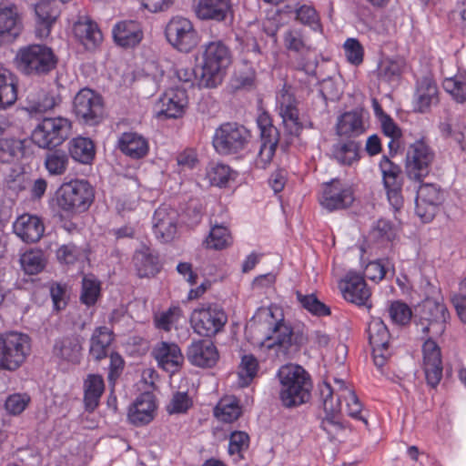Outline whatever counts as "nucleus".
<instances>
[{
  "label": "nucleus",
  "mask_w": 466,
  "mask_h": 466,
  "mask_svg": "<svg viewBox=\"0 0 466 466\" xmlns=\"http://www.w3.org/2000/svg\"><path fill=\"white\" fill-rule=\"evenodd\" d=\"M196 15L201 20L222 22L232 14L230 0H199L195 7Z\"/></svg>",
  "instance_id": "obj_30"
},
{
  "label": "nucleus",
  "mask_w": 466,
  "mask_h": 466,
  "mask_svg": "<svg viewBox=\"0 0 466 466\" xmlns=\"http://www.w3.org/2000/svg\"><path fill=\"white\" fill-rule=\"evenodd\" d=\"M250 444L249 435L243 431H234L229 434L228 453L233 462L238 463L245 460V452Z\"/></svg>",
  "instance_id": "obj_44"
},
{
  "label": "nucleus",
  "mask_w": 466,
  "mask_h": 466,
  "mask_svg": "<svg viewBox=\"0 0 466 466\" xmlns=\"http://www.w3.org/2000/svg\"><path fill=\"white\" fill-rule=\"evenodd\" d=\"M14 63L22 75L41 78L56 68L58 57L46 45L32 44L17 50Z\"/></svg>",
  "instance_id": "obj_1"
},
{
  "label": "nucleus",
  "mask_w": 466,
  "mask_h": 466,
  "mask_svg": "<svg viewBox=\"0 0 466 466\" xmlns=\"http://www.w3.org/2000/svg\"><path fill=\"white\" fill-rule=\"evenodd\" d=\"M30 353L31 339L28 335L16 331L0 333V370H17Z\"/></svg>",
  "instance_id": "obj_5"
},
{
  "label": "nucleus",
  "mask_w": 466,
  "mask_h": 466,
  "mask_svg": "<svg viewBox=\"0 0 466 466\" xmlns=\"http://www.w3.org/2000/svg\"><path fill=\"white\" fill-rule=\"evenodd\" d=\"M60 103V98L50 90L34 88L27 92L25 110L28 113H45Z\"/></svg>",
  "instance_id": "obj_29"
},
{
  "label": "nucleus",
  "mask_w": 466,
  "mask_h": 466,
  "mask_svg": "<svg viewBox=\"0 0 466 466\" xmlns=\"http://www.w3.org/2000/svg\"><path fill=\"white\" fill-rule=\"evenodd\" d=\"M442 199V192L437 185L431 183L420 185L415 200L416 214L423 222L431 221Z\"/></svg>",
  "instance_id": "obj_19"
},
{
  "label": "nucleus",
  "mask_w": 466,
  "mask_h": 466,
  "mask_svg": "<svg viewBox=\"0 0 466 466\" xmlns=\"http://www.w3.org/2000/svg\"><path fill=\"white\" fill-rule=\"evenodd\" d=\"M73 112L79 121L86 125L96 126L104 118L103 97L90 88H82L74 97Z\"/></svg>",
  "instance_id": "obj_9"
},
{
  "label": "nucleus",
  "mask_w": 466,
  "mask_h": 466,
  "mask_svg": "<svg viewBox=\"0 0 466 466\" xmlns=\"http://www.w3.org/2000/svg\"><path fill=\"white\" fill-rule=\"evenodd\" d=\"M177 212L167 207L158 208L153 216V228L157 233H172L177 230Z\"/></svg>",
  "instance_id": "obj_46"
},
{
  "label": "nucleus",
  "mask_w": 466,
  "mask_h": 466,
  "mask_svg": "<svg viewBox=\"0 0 466 466\" xmlns=\"http://www.w3.org/2000/svg\"><path fill=\"white\" fill-rule=\"evenodd\" d=\"M257 124L260 130L261 139L279 138V133L272 125L271 118L268 113H261L257 118Z\"/></svg>",
  "instance_id": "obj_64"
},
{
  "label": "nucleus",
  "mask_w": 466,
  "mask_h": 466,
  "mask_svg": "<svg viewBox=\"0 0 466 466\" xmlns=\"http://www.w3.org/2000/svg\"><path fill=\"white\" fill-rule=\"evenodd\" d=\"M249 137V132L237 123L221 125L215 132L213 146L220 155H230L242 150Z\"/></svg>",
  "instance_id": "obj_11"
},
{
  "label": "nucleus",
  "mask_w": 466,
  "mask_h": 466,
  "mask_svg": "<svg viewBox=\"0 0 466 466\" xmlns=\"http://www.w3.org/2000/svg\"><path fill=\"white\" fill-rule=\"evenodd\" d=\"M22 14L16 5L0 3V45L13 43L23 31Z\"/></svg>",
  "instance_id": "obj_18"
},
{
  "label": "nucleus",
  "mask_w": 466,
  "mask_h": 466,
  "mask_svg": "<svg viewBox=\"0 0 466 466\" xmlns=\"http://www.w3.org/2000/svg\"><path fill=\"white\" fill-rule=\"evenodd\" d=\"M278 378L280 382L279 400L284 407H296L309 400L311 380L301 366L283 365L278 371Z\"/></svg>",
  "instance_id": "obj_2"
},
{
  "label": "nucleus",
  "mask_w": 466,
  "mask_h": 466,
  "mask_svg": "<svg viewBox=\"0 0 466 466\" xmlns=\"http://www.w3.org/2000/svg\"><path fill=\"white\" fill-rule=\"evenodd\" d=\"M114 339L115 334L109 328L106 326L96 328L90 338L89 355L96 361L106 359Z\"/></svg>",
  "instance_id": "obj_33"
},
{
  "label": "nucleus",
  "mask_w": 466,
  "mask_h": 466,
  "mask_svg": "<svg viewBox=\"0 0 466 466\" xmlns=\"http://www.w3.org/2000/svg\"><path fill=\"white\" fill-rule=\"evenodd\" d=\"M23 270L27 275H36L46 267V260L41 250H29L20 258Z\"/></svg>",
  "instance_id": "obj_50"
},
{
  "label": "nucleus",
  "mask_w": 466,
  "mask_h": 466,
  "mask_svg": "<svg viewBox=\"0 0 466 466\" xmlns=\"http://www.w3.org/2000/svg\"><path fill=\"white\" fill-rule=\"evenodd\" d=\"M434 154L423 140L411 144L406 156V173L410 179L421 181L430 173Z\"/></svg>",
  "instance_id": "obj_13"
},
{
  "label": "nucleus",
  "mask_w": 466,
  "mask_h": 466,
  "mask_svg": "<svg viewBox=\"0 0 466 466\" xmlns=\"http://www.w3.org/2000/svg\"><path fill=\"white\" fill-rule=\"evenodd\" d=\"M100 296L101 282L94 275H85L82 279L80 302L86 307H92Z\"/></svg>",
  "instance_id": "obj_47"
},
{
  "label": "nucleus",
  "mask_w": 466,
  "mask_h": 466,
  "mask_svg": "<svg viewBox=\"0 0 466 466\" xmlns=\"http://www.w3.org/2000/svg\"><path fill=\"white\" fill-rule=\"evenodd\" d=\"M105 391V382L101 375L89 374L84 380V406L86 411H94L100 403Z\"/></svg>",
  "instance_id": "obj_36"
},
{
  "label": "nucleus",
  "mask_w": 466,
  "mask_h": 466,
  "mask_svg": "<svg viewBox=\"0 0 466 466\" xmlns=\"http://www.w3.org/2000/svg\"><path fill=\"white\" fill-rule=\"evenodd\" d=\"M157 404L149 392L140 394L128 410V420L135 426H143L153 420Z\"/></svg>",
  "instance_id": "obj_27"
},
{
  "label": "nucleus",
  "mask_w": 466,
  "mask_h": 466,
  "mask_svg": "<svg viewBox=\"0 0 466 466\" xmlns=\"http://www.w3.org/2000/svg\"><path fill=\"white\" fill-rule=\"evenodd\" d=\"M443 88L458 103L466 102V75L458 74L443 81Z\"/></svg>",
  "instance_id": "obj_54"
},
{
  "label": "nucleus",
  "mask_w": 466,
  "mask_h": 466,
  "mask_svg": "<svg viewBox=\"0 0 466 466\" xmlns=\"http://www.w3.org/2000/svg\"><path fill=\"white\" fill-rule=\"evenodd\" d=\"M166 37L170 45L181 52L191 51L198 43L192 23L181 16L173 17L167 25Z\"/></svg>",
  "instance_id": "obj_12"
},
{
  "label": "nucleus",
  "mask_w": 466,
  "mask_h": 466,
  "mask_svg": "<svg viewBox=\"0 0 466 466\" xmlns=\"http://www.w3.org/2000/svg\"><path fill=\"white\" fill-rule=\"evenodd\" d=\"M297 297L301 306L312 315L318 317H326L330 315L331 311L329 307L319 300L314 294L302 295L298 292Z\"/></svg>",
  "instance_id": "obj_59"
},
{
  "label": "nucleus",
  "mask_w": 466,
  "mask_h": 466,
  "mask_svg": "<svg viewBox=\"0 0 466 466\" xmlns=\"http://www.w3.org/2000/svg\"><path fill=\"white\" fill-rule=\"evenodd\" d=\"M16 99V78L9 70L0 66V109L14 105Z\"/></svg>",
  "instance_id": "obj_40"
},
{
  "label": "nucleus",
  "mask_w": 466,
  "mask_h": 466,
  "mask_svg": "<svg viewBox=\"0 0 466 466\" xmlns=\"http://www.w3.org/2000/svg\"><path fill=\"white\" fill-rule=\"evenodd\" d=\"M187 356L192 365L200 368L215 366L219 358L215 344L207 339L193 341L187 349Z\"/></svg>",
  "instance_id": "obj_25"
},
{
  "label": "nucleus",
  "mask_w": 466,
  "mask_h": 466,
  "mask_svg": "<svg viewBox=\"0 0 466 466\" xmlns=\"http://www.w3.org/2000/svg\"><path fill=\"white\" fill-rule=\"evenodd\" d=\"M69 158L66 152L57 149L49 151L45 157V167L52 176H61L66 173Z\"/></svg>",
  "instance_id": "obj_48"
},
{
  "label": "nucleus",
  "mask_w": 466,
  "mask_h": 466,
  "mask_svg": "<svg viewBox=\"0 0 466 466\" xmlns=\"http://www.w3.org/2000/svg\"><path fill=\"white\" fill-rule=\"evenodd\" d=\"M71 129V121L66 117H45L35 127L32 140L41 148L52 149L69 137Z\"/></svg>",
  "instance_id": "obj_6"
},
{
  "label": "nucleus",
  "mask_w": 466,
  "mask_h": 466,
  "mask_svg": "<svg viewBox=\"0 0 466 466\" xmlns=\"http://www.w3.org/2000/svg\"><path fill=\"white\" fill-rule=\"evenodd\" d=\"M151 354L157 361V367L170 374L177 372L184 363L181 349L174 342L160 341L157 343Z\"/></svg>",
  "instance_id": "obj_22"
},
{
  "label": "nucleus",
  "mask_w": 466,
  "mask_h": 466,
  "mask_svg": "<svg viewBox=\"0 0 466 466\" xmlns=\"http://www.w3.org/2000/svg\"><path fill=\"white\" fill-rule=\"evenodd\" d=\"M279 114L289 134L299 136L305 125L304 121L299 116L296 103L291 101L290 96L288 97L287 101L281 103Z\"/></svg>",
  "instance_id": "obj_39"
},
{
  "label": "nucleus",
  "mask_w": 466,
  "mask_h": 466,
  "mask_svg": "<svg viewBox=\"0 0 466 466\" xmlns=\"http://www.w3.org/2000/svg\"><path fill=\"white\" fill-rule=\"evenodd\" d=\"M258 370V360L254 355H243L238 367V386L239 388L248 387L257 377Z\"/></svg>",
  "instance_id": "obj_43"
},
{
  "label": "nucleus",
  "mask_w": 466,
  "mask_h": 466,
  "mask_svg": "<svg viewBox=\"0 0 466 466\" xmlns=\"http://www.w3.org/2000/svg\"><path fill=\"white\" fill-rule=\"evenodd\" d=\"M242 414L239 401L233 396H226L218 402L214 409L215 417L223 422L231 423Z\"/></svg>",
  "instance_id": "obj_41"
},
{
  "label": "nucleus",
  "mask_w": 466,
  "mask_h": 466,
  "mask_svg": "<svg viewBox=\"0 0 466 466\" xmlns=\"http://www.w3.org/2000/svg\"><path fill=\"white\" fill-rule=\"evenodd\" d=\"M320 395L323 400L324 416L321 418L319 426L332 440L343 430L340 420L341 406L339 399H335L334 389L329 383L324 382L320 388Z\"/></svg>",
  "instance_id": "obj_14"
},
{
  "label": "nucleus",
  "mask_w": 466,
  "mask_h": 466,
  "mask_svg": "<svg viewBox=\"0 0 466 466\" xmlns=\"http://www.w3.org/2000/svg\"><path fill=\"white\" fill-rule=\"evenodd\" d=\"M380 168L382 173L384 187L402 186L401 168L384 156L380 162Z\"/></svg>",
  "instance_id": "obj_49"
},
{
  "label": "nucleus",
  "mask_w": 466,
  "mask_h": 466,
  "mask_svg": "<svg viewBox=\"0 0 466 466\" xmlns=\"http://www.w3.org/2000/svg\"><path fill=\"white\" fill-rule=\"evenodd\" d=\"M448 317V309L442 302L427 299L420 306L416 326L425 337H441L445 331Z\"/></svg>",
  "instance_id": "obj_8"
},
{
  "label": "nucleus",
  "mask_w": 466,
  "mask_h": 466,
  "mask_svg": "<svg viewBox=\"0 0 466 466\" xmlns=\"http://www.w3.org/2000/svg\"><path fill=\"white\" fill-rule=\"evenodd\" d=\"M24 155V142L17 138L0 139V158L4 162H9L15 157Z\"/></svg>",
  "instance_id": "obj_58"
},
{
  "label": "nucleus",
  "mask_w": 466,
  "mask_h": 466,
  "mask_svg": "<svg viewBox=\"0 0 466 466\" xmlns=\"http://www.w3.org/2000/svg\"><path fill=\"white\" fill-rule=\"evenodd\" d=\"M391 271L394 274V267L388 259H378L370 262L365 268V276L374 282H380L386 278L387 273Z\"/></svg>",
  "instance_id": "obj_56"
},
{
  "label": "nucleus",
  "mask_w": 466,
  "mask_h": 466,
  "mask_svg": "<svg viewBox=\"0 0 466 466\" xmlns=\"http://www.w3.org/2000/svg\"><path fill=\"white\" fill-rule=\"evenodd\" d=\"M189 321L196 333L211 337L222 330L228 321V316L221 308L208 304L195 309Z\"/></svg>",
  "instance_id": "obj_10"
},
{
  "label": "nucleus",
  "mask_w": 466,
  "mask_h": 466,
  "mask_svg": "<svg viewBox=\"0 0 466 466\" xmlns=\"http://www.w3.org/2000/svg\"><path fill=\"white\" fill-rule=\"evenodd\" d=\"M230 63L229 48L222 41L208 43L203 53L200 85L205 87H216L222 82L224 70Z\"/></svg>",
  "instance_id": "obj_4"
},
{
  "label": "nucleus",
  "mask_w": 466,
  "mask_h": 466,
  "mask_svg": "<svg viewBox=\"0 0 466 466\" xmlns=\"http://www.w3.org/2000/svg\"><path fill=\"white\" fill-rule=\"evenodd\" d=\"M188 98L185 88L171 87L165 91L156 104L157 116L177 118L182 116L187 106Z\"/></svg>",
  "instance_id": "obj_20"
},
{
  "label": "nucleus",
  "mask_w": 466,
  "mask_h": 466,
  "mask_svg": "<svg viewBox=\"0 0 466 466\" xmlns=\"http://www.w3.org/2000/svg\"><path fill=\"white\" fill-rule=\"evenodd\" d=\"M95 198L88 181L76 179L64 183L57 191V204L66 211H86Z\"/></svg>",
  "instance_id": "obj_7"
},
{
  "label": "nucleus",
  "mask_w": 466,
  "mask_h": 466,
  "mask_svg": "<svg viewBox=\"0 0 466 466\" xmlns=\"http://www.w3.org/2000/svg\"><path fill=\"white\" fill-rule=\"evenodd\" d=\"M279 138L275 139H261L260 149L258 155L256 164L261 168L270 163L278 146Z\"/></svg>",
  "instance_id": "obj_63"
},
{
  "label": "nucleus",
  "mask_w": 466,
  "mask_h": 466,
  "mask_svg": "<svg viewBox=\"0 0 466 466\" xmlns=\"http://www.w3.org/2000/svg\"><path fill=\"white\" fill-rule=\"evenodd\" d=\"M436 338L427 337L422 345V370L427 384L431 388L439 385L443 371L441 350L434 340Z\"/></svg>",
  "instance_id": "obj_17"
},
{
  "label": "nucleus",
  "mask_w": 466,
  "mask_h": 466,
  "mask_svg": "<svg viewBox=\"0 0 466 466\" xmlns=\"http://www.w3.org/2000/svg\"><path fill=\"white\" fill-rule=\"evenodd\" d=\"M133 262L139 278L155 277L162 268L158 254L149 247L137 250L133 257Z\"/></svg>",
  "instance_id": "obj_32"
},
{
  "label": "nucleus",
  "mask_w": 466,
  "mask_h": 466,
  "mask_svg": "<svg viewBox=\"0 0 466 466\" xmlns=\"http://www.w3.org/2000/svg\"><path fill=\"white\" fill-rule=\"evenodd\" d=\"M284 46L299 58L298 66L307 74H313L318 62L311 47L307 44L303 34L298 29H289L283 36Z\"/></svg>",
  "instance_id": "obj_16"
},
{
  "label": "nucleus",
  "mask_w": 466,
  "mask_h": 466,
  "mask_svg": "<svg viewBox=\"0 0 466 466\" xmlns=\"http://www.w3.org/2000/svg\"><path fill=\"white\" fill-rule=\"evenodd\" d=\"M415 96L416 110L420 113L427 112L431 106L439 103L437 86L428 77L418 82Z\"/></svg>",
  "instance_id": "obj_37"
},
{
  "label": "nucleus",
  "mask_w": 466,
  "mask_h": 466,
  "mask_svg": "<svg viewBox=\"0 0 466 466\" xmlns=\"http://www.w3.org/2000/svg\"><path fill=\"white\" fill-rule=\"evenodd\" d=\"M117 147L121 152L134 159H139L148 152L146 138L135 132L123 133L118 138Z\"/></svg>",
  "instance_id": "obj_35"
},
{
  "label": "nucleus",
  "mask_w": 466,
  "mask_h": 466,
  "mask_svg": "<svg viewBox=\"0 0 466 466\" xmlns=\"http://www.w3.org/2000/svg\"><path fill=\"white\" fill-rule=\"evenodd\" d=\"M76 37L87 50L95 49L102 42V33L97 25L90 20L78 21L74 25Z\"/></svg>",
  "instance_id": "obj_38"
},
{
  "label": "nucleus",
  "mask_w": 466,
  "mask_h": 466,
  "mask_svg": "<svg viewBox=\"0 0 466 466\" xmlns=\"http://www.w3.org/2000/svg\"><path fill=\"white\" fill-rule=\"evenodd\" d=\"M343 298L357 306H367L371 296L364 278L356 272L350 271L339 282Z\"/></svg>",
  "instance_id": "obj_23"
},
{
  "label": "nucleus",
  "mask_w": 466,
  "mask_h": 466,
  "mask_svg": "<svg viewBox=\"0 0 466 466\" xmlns=\"http://www.w3.org/2000/svg\"><path fill=\"white\" fill-rule=\"evenodd\" d=\"M193 405V400L187 392L177 391L174 393L167 410L169 414L186 413Z\"/></svg>",
  "instance_id": "obj_61"
},
{
  "label": "nucleus",
  "mask_w": 466,
  "mask_h": 466,
  "mask_svg": "<svg viewBox=\"0 0 466 466\" xmlns=\"http://www.w3.org/2000/svg\"><path fill=\"white\" fill-rule=\"evenodd\" d=\"M241 52L242 60L245 64H249L251 66H260L264 56L256 38L247 37L245 40H243Z\"/></svg>",
  "instance_id": "obj_57"
},
{
  "label": "nucleus",
  "mask_w": 466,
  "mask_h": 466,
  "mask_svg": "<svg viewBox=\"0 0 466 466\" xmlns=\"http://www.w3.org/2000/svg\"><path fill=\"white\" fill-rule=\"evenodd\" d=\"M14 233H44L45 226L42 219L35 215L23 214L13 225Z\"/></svg>",
  "instance_id": "obj_51"
},
{
  "label": "nucleus",
  "mask_w": 466,
  "mask_h": 466,
  "mask_svg": "<svg viewBox=\"0 0 466 466\" xmlns=\"http://www.w3.org/2000/svg\"><path fill=\"white\" fill-rule=\"evenodd\" d=\"M36 16L35 35L46 38L50 35L51 28L59 16V10L54 1L38 0L35 5Z\"/></svg>",
  "instance_id": "obj_26"
},
{
  "label": "nucleus",
  "mask_w": 466,
  "mask_h": 466,
  "mask_svg": "<svg viewBox=\"0 0 466 466\" xmlns=\"http://www.w3.org/2000/svg\"><path fill=\"white\" fill-rule=\"evenodd\" d=\"M353 201L352 189L343 185L339 179H332L324 185L320 198V204L324 208L329 211L344 209L350 207Z\"/></svg>",
  "instance_id": "obj_21"
},
{
  "label": "nucleus",
  "mask_w": 466,
  "mask_h": 466,
  "mask_svg": "<svg viewBox=\"0 0 466 466\" xmlns=\"http://www.w3.org/2000/svg\"><path fill=\"white\" fill-rule=\"evenodd\" d=\"M403 63L391 59L381 61L378 67V76L386 83H394L400 79Z\"/></svg>",
  "instance_id": "obj_55"
},
{
  "label": "nucleus",
  "mask_w": 466,
  "mask_h": 466,
  "mask_svg": "<svg viewBox=\"0 0 466 466\" xmlns=\"http://www.w3.org/2000/svg\"><path fill=\"white\" fill-rule=\"evenodd\" d=\"M68 150L71 157L82 164H90L96 154L92 140L82 137L72 139Z\"/></svg>",
  "instance_id": "obj_42"
},
{
  "label": "nucleus",
  "mask_w": 466,
  "mask_h": 466,
  "mask_svg": "<svg viewBox=\"0 0 466 466\" xmlns=\"http://www.w3.org/2000/svg\"><path fill=\"white\" fill-rule=\"evenodd\" d=\"M182 313L179 306H171L167 310L155 314V327L167 332L170 331L173 325L177 323L182 317Z\"/></svg>",
  "instance_id": "obj_53"
},
{
  "label": "nucleus",
  "mask_w": 466,
  "mask_h": 466,
  "mask_svg": "<svg viewBox=\"0 0 466 466\" xmlns=\"http://www.w3.org/2000/svg\"><path fill=\"white\" fill-rule=\"evenodd\" d=\"M265 332L262 345L270 350L275 347L286 351L292 343L293 329L286 322L283 310L277 306L260 308L253 317Z\"/></svg>",
  "instance_id": "obj_3"
},
{
  "label": "nucleus",
  "mask_w": 466,
  "mask_h": 466,
  "mask_svg": "<svg viewBox=\"0 0 466 466\" xmlns=\"http://www.w3.org/2000/svg\"><path fill=\"white\" fill-rule=\"evenodd\" d=\"M231 175V169L222 163H210L206 169V178L211 186L225 187Z\"/></svg>",
  "instance_id": "obj_52"
},
{
  "label": "nucleus",
  "mask_w": 466,
  "mask_h": 466,
  "mask_svg": "<svg viewBox=\"0 0 466 466\" xmlns=\"http://www.w3.org/2000/svg\"><path fill=\"white\" fill-rule=\"evenodd\" d=\"M31 402L27 393H14L9 395L5 401L7 413L16 416L21 414Z\"/></svg>",
  "instance_id": "obj_60"
},
{
  "label": "nucleus",
  "mask_w": 466,
  "mask_h": 466,
  "mask_svg": "<svg viewBox=\"0 0 466 466\" xmlns=\"http://www.w3.org/2000/svg\"><path fill=\"white\" fill-rule=\"evenodd\" d=\"M367 331L374 363L378 367H383L390 356L389 329L380 319L374 318L369 322Z\"/></svg>",
  "instance_id": "obj_15"
},
{
  "label": "nucleus",
  "mask_w": 466,
  "mask_h": 466,
  "mask_svg": "<svg viewBox=\"0 0 466 466\" xmlns=\"http://www.w3.org/2000/svg\"><path fill=\"white\" fill-rule=\"evenodd\" d=\"M360 144L354 140L338 143L333 146L332 155L341 165L351 166L360 158Z\"/></svg>",
  "instance_id": "obj_45"
},
{
  "label": "nucleus",
  "mask_w": 466,
  "mask_h": 466,
  "mask_svg": "<svg viewBox=\"0 0 466 466\" xmlns=\"http://www.w3.org/2000/svg\"><path fill=\"white\" fill-rule=\"evenodd\" d=\"M82 338L77 334L66 335L55 340L52 353L58 364L77 365L82 358Z\"/></svg>",
  "instance_id": "obj_24"
},
{
  "label": "nucleus",
  "mask_w": 466,
  "mask_h": 466,
  "mask_svg": "<svg viewBox=\"0 0 466 466\" xmlns=\"http://www.w3.org/2000/svg\"><path fill=\"white\" fill-rule=\"evenodd\" d=\"M389 315L394 323L405 325L410 322L412 312L407 304L400 301H394L389 308Z\"/></svg>",
  "instance_id": "obj_62"
},
{
  "label": "nucleus",
  "mask_w": 466,
  "mask_h": 466,
  "mask_svg": "<svg viewBox=\"0 0 466 466\" xmlns=\"http://www.w3.org/2000/svg\"><path fill=\"white\" fill-rule=\"evenodd\" d=\"M115 43L124 48H133L143 39V31L139 23L133 20L121 21L112 29Z\"/></svg>",
  "instance_id": "obj_28"
},
{
  "label": "nucleus",
  "mask_w": 466,
  "mask_h": 466,
  "mask_svg": "<svg viewBox=\"0 0 466 466\" xmlns=\"http://www.w3.org/2000/svg\"><path fill=\"white\" fill-rule=\"evenodd\" d=\"M334 381L336 385V388H333L335 399H339L340 405L342 400L346 402V410L350 417L362 421L368 426V420L362 412V404L355 392L348 388L342 380L335 379Z\"/></svg>",
  "instance_id": "obj_31"
},
{
  "label": "nucleus",
  "mask_w": 466,
  "mask_h": 466,
  "mask_svg": "<svg viewBox=\"0 0 466 466\" xmlns=\"http://www.w3.org/2000/svg\"><path fill=\"white\" fill-rule=\"evenodd\" d=\"M362 111L353 110L340 115L336 123V132L339 137H354L364 133Z\"/></svg>",
  "instance_id": "obj_34"
}]
</instances>
